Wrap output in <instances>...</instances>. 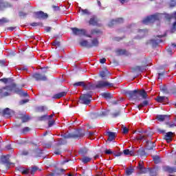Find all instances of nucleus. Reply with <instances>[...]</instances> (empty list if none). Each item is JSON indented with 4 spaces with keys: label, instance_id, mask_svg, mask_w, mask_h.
I'll return each instance as SVG.
<instances>
[{
    "label": "nucleus",
    "instance_id": "obj_1",
    "mask_svg": "<svg viewBox=\"0 0 176 176\" xmlns=\"http://www.w3.org/2000/svg\"><path fill=\"white\" fill-rule=\"evenodd\" d=\"M162 17H168L170 19V15L164 14H155L154 15L147 16L143 19L142 23L143 24H151V23H153L154 21H156V20H160Z\"/></svg>",
    "mask_w": 176,
    "mask_h": 176
},
{
    "label": "nucleus",
    "instance_id": "obj_2",
    "mask_svg": "<svg viewBox=\"0 0 176 176\" xmlns=\"http://www.w3.org/2000/svg\"><path fill=\"white\" fill-rule=\"evenodd\" d=\"M137 169L138 170V173H140V174H146V173H152V170L151 169L145 168V166H144V162L142 161L139 162Z\"/></svg>",
    "mask_w": 176,
    "mask_h": 176
},
{
    "label": "nucleus",
    "instance_id": "obj_3",
    "mask_svg": "<svg viewBox=\"0 0 176 176\" xmlns=\"http://www.w3.org/2000/svg\"><path fill=\"white\" fill-rule=\"evenodd\" d=\"M12 93V87L6 86L1 89H0V96L1 97H8V96H10Z\"/></svg>",
    "mask_w": 176,
    "mask_h": 176
},
{
    "label": "nucleus",
    "instance_id": "obj_4",
    "mask_svg": "<svg viewBox=\"0 0 176 176\" xmlns=\"http://www.w3.org/2000/svg\"><path fill=\"white\" fill-rule=\"evenodd\" d=\"M126 95L131 100L138 99V96H140L139 91H137L135 89L133 91H127L126 92Z\"/></svg>",
    "mask_w": 176,
    "mask_h": 176
},
{
    "label": "nucleus",
    "instance_id": "obj_5",
    "mask_svg": "<svg viewBox=\"0 0 176 176\" xmlns=\"http://www.w3.org/2000/svg\"><path fill=\"white\" fill-rule=\"evenodd\" d=\"M72 31L74 34V35H85L88 36V38H91V35L86 34V31L83 29H78L76 28H72Z\"/></svg>",
    "mask_w": 176,
    "mask_h": 176
},
{
    "label": "nucleus",
    "instance_id": "obj_6",
    "mask_svg": "<svg viewBox=\"0 0 176 176\" xmlns=\"http://www.w3.org/2000/svg\"><path fill=\"white\" fill-rule=\"evenodd\" d=\"M91 94H85L83 96H81L80 98V101L82 104H85L88 105L89 102L91 101Z\"/></svg>",
    "mask_w": 176,
    "mask_h": 176
},
{
    "label": "nucleus",
    "instance_id": "obj_7",
    "mask_svg": "<svg viewBox=\"0 0 176 176\" xmlns=\"http://www.w3.org/2000/svg\"><path fill=\"white\" fill-rule=\"evenodd\" d=\"M111 86H113V85L107 81H99L96 85V87L98 89H102L103 87H108Z\"/></svg>",
    "mask_w": 176,
    "mask_h": 176
},
{
    "label": "nucleus",
    "instance_id": "obj_8",
    "mask_svg": "<svg viewBox=\"0 0 176 176\" xmlns=\"http://www.w3.org/2000/svg\"><path fill=\"white\" fill-rule=\"evenodd\" d=\"M170 23H173L171 31L172 32H175L176 31V12L173 14L170 18Z\"/></svg>",
    "mask_w": 176,
    "mask_h": 176
},
{
    "label": "nucleus",
    "instance_id": "obj_9",
    "mask_svg": "<svg viewBox=\"0 0 176 176\" xmlns=\"http://www.w3.org/2000/svg\"><path fill=\"white\" fill-rule=\"evenodd\" d=\"M34 16L36 19H47V14L42 11L34 12Z\"/></svg>",
    "mask_w": 176,
    "mask_h": 176
},
{
    "label": "nucleus",
    "instance_id": "obj_10",
    "mask_svg": "<svg viewBox=\"0 0 176 176\" xmlns=\"http://www.w3.org/2000/svg\"><path fill=\"white\" fill-rule=\"evenodd\" d=\"M157 120L159 122H164V120H168L170 116L168 115H157L156 117Z\"/></svg>",
    "mask_w": 176,
    "mask_h": 176
},
{
    "label": "nucleus",
    "instance_id": "obj_11",
    "mask_svg": "<svg viewBox=\"0 0 176 176\" xmlns=\"http://www.w3.org/2000/svg\"><path fill=\"white\" fill-rule=\"evenodd\" d=\"M147 33L148 30H139L138 31V38L141 39V38H144Z\"/></svg>",
    "mask_w": 176,
    "mask_h": 176
},
{
    "label": "nucleus",
    "instance_id": "obj_12",
    "mask_svg": "<svg viewBox=\"0 0 176 176\" xmlns=\"http://www.w3.org/2000/svg\"><path fill=\"white\" fill-rule=\"evenodd\" d=\"M162 37L163 36H157L155 38H153L151 40V43L153 46H155V45H158V43H160L162 42Z\"/></svg>",
    "mask_w": 176,
    "mask_h": 176
},
{
    "label": "nucleus",
    "instance_id": "obj_13",
    "mask_svg": "<svg viewBox=\"0 0 176 176\" xmlns=\"http://www.w3.org/2000/svg\"><path fill=\"white\" fill-rule=\"evenodd\" d=\"M13 115V111L10 110L9 108H6L3 110V116H12Z\"/></svg>",
    "mask_w": 176,
    "mask_h": 176
},
{
    "label": "nucleus",
    "instance_id": "obj_14",
    "mask_svg": "<svg viewBox=\"0 0 176 176\" xmlns=\"http://www.w3.org/2000/svg\"><path fill=\"white\" fill-rule=\"evenodd\" d=\"M173 132H168L164 136V140H166L167 142H171L173 140Z\"/></svg>",
    "mask_w": 176,
    "mask_h": 176
},
{
    "label": "nucleus",
    "instance_id": "obj_15",
    "mask_svg": "<svg viewBox=\"0 0 176 176\" xmlns=\"http://www.w3.org/2000/svg\"><path fill=\"white\" fill-rule=\"evenodd\" d=\"M33 78H34V79H36V80H46V76H42L39 74H34Z\"/></svg>",
    "mask_w": 176,
    "mask_h": 176
},
{
    "label": "nucleus",
    "instance_id": "obj_16",
    "mask_svg": "<svg viewBox=\"0 0 176 176\" xmlns=\"http://www.w3.org/2000/svg\"><path fill=\"white\" fill-rule=\"evenodd\" d=\"M5 8H10V4L3 2V0H0V10H3Z\"/></svg>",
    "mask_w": 176,
    "mask_h": 176
},
{
    "label": "nucleus",
    "instance_id": "obj_17",
    "mask_svg": "<svg viewBox=\"0 0 176 176\" xmlns=\"http://www.w3.org/2000/svg\"><path fill=\"white\" fill-rule=\"evenodd\" d=\"M107 135L109 137L107 141H113L115 140V137H116V133L113 132H107Z\"/></svg>",
    "mask_w": 176,
    "mask_h": 176
},
{
    "label": "nucleus",
    "instance_id": "obj_18",
    "mask_svg": "<svg viewBox=\"0 0 176 176\" xmlns=\"http://www.w3.org/2000/svg\"><path fill=\"white\" fill-rule=\"evenodd\" d=\"M65 96H67L66 91L60 92L58 94L54 95L53 98H55V99L61 98V97H65Z\"/></svg>",
    "mask_w": 176,
    "mask_h": 176
},
{
    "label": "nucleus",
    "instance_id": "obj_19",
    "mask_svg": "<svg viewBox=\"0 0 176 176\" xmlns=\"http://www.w3.org/2000/svg\"><path fill=\"white\" fill-rule=\"evenodd\" d=\"M146 149H148V151H152V149L155 148V143L152 142H146Z\"/></svg>",
    "mask_w": 176,
    "mask_h": 176
},
{
    "label": "nucleus",
    "instance_id": "obj_20",
    "mask_svg": "<svg viewBox=\"0 0 176 176\" xmlns=\"http://www.w3.org/2000/svg\"><path fill=\"white\" fill-rule=\"evenodd\" d=\"M98 44H99L98 40L97 38H94L89 43V46H90V47H93L94 46H98Z\"/></svg>",
    "mask_w": 176,
    "mask_h": 176
},
{
    "label": "nucleus",
    "instance_id": "obj_21",
    "mask_svg": "<svg viewBox=\"0 0 176 176\" xmlns=\"http://www.w3.org/2000/svg\"><path fill=\"white\" fill-rule=\"evenodd\" d=\"M124 155H129V156H134V151L129 150V149H125L123 151Z\"/></svg>",
    "mask_w": 176,
    "mask_h": 176
},
{
    "label": "nucleus",
    "instance_id": "obj_22",
    "mask_svg": "<svg viewBox=\"0 0 176 176\" xmlns=\"http://www.w3.org/2000/svg\"><path fill=\"white\" fill-rule=\"evenodd\" d=\"M80 46H84L85 47H90V43H89L86 40H81L80 41Z\"/></svg>",
    "mask_w": 176,
    "mask_h": 176
},
{
    "label": "nucleus",
    "instance_id": "obj_23",
    "mask_svg": "<svg viewBox=\"0 0 176 176\" xmlns=\"http://www.w3.org/2000/svg\"><path fill=\"white\" fill-rule=\"evenodd\" d=\"M115 23H123V18H118L116 21L115 20L111 21V23H109V25L110 27H112V25H113Z\"/></svg>",
    "mask_w": 176,
    "mask_h": 176
},
{
    "label": "nucleus",
    "instance_id": "obj_24",
    "mask_svg": "<svg viewBox=\"0 0 176 176\" xmlns=\"http://www.w3.org/2000/svg\"><path fill=\"white\" fill-rule=\"evenodd\" d=\"M168 98L166 96H158L156 98V100L157 101V102H166V101H167Z\"/></svg>",
    "mask_w": 176,
    "mask_h": 176
},
{
    "label": "nucleus",
    "instance_id": "obj_25",
    "mask_svg": "<svg viewBox=\"0 0 176 176\" xmlns=\"http://www.w3.org/2000/svg\"><path fill=\"white\" fill-rule=\"evenodd\" d=\"M164 171H168V173H175L176 169H174L170 166H165L164 167Z\"/></svg>",
    "mask_w": 176,
    "mask_h": 176
},
{
    "label": "nucleus",
    "instance_id": "obj_26",
    "mask_svg": "<svg viewBox=\"0 0 176 176\" xmlns=\"http://www.w3.org/2000/svg\"><path fill=\"white\" fill-rule=\"evenodd\" d=\"M139 96H141L144 100L146 99L148 95L146 94V91L145 90L139 91Z\"/></svg>",
    "mask_w": 176,
    "mask_h": 176
},
{
    "label": "nucleus",
    "instance_id": "obj_27",
    "mask_svg": "<svg viewBox=\"0 0 176 176\" xmlns=\"http://www.w3.org/2000/svg\"><path fill=\"white\" fill-rule=\"evenodd\" d=\"M109 74V72H108V70H107V69H104V70L100 72V78H105V76H107Z\"/></svg>",
    "mask_w": 176,
    "mask_h": 176
},
{
    "label": "nucleus",
    "instance_id": "obj_28",
    "mask_svg": "<svg viewBox=\"0 0 176 176\" xmlns=\"http://www.w3.org/2000/svg\"><path fill=\"white\" fill-rule=\"evenodd\" d=\"M97 18L96 17H93V18H91L90 20H89V24L91 25H97Z\"/></svg>",
    "mask_w": 176,
    "mask_h": 176
},
{
    "label": "nucleus",
    "instance_id": "obj_29",
    "mask_svg": "<svg viewBox=\"0 0 176 176\" xmlns=\"http://www.w3.org/2000/svg\"><path fill=\"white\" fill-rule=\"evenodd\" d=\"M53 116H54L53 114L50 116H43L39 118V120H46L52 119Z\"/></svg>",
    "mask_w": 176,
    "mask_h": 176
},
{
    "label": "nucleus",
    "instance_id": "obj_30",
    "mask_svg": "<svg viewBox=\"0 0 176 176\" xmlns=\"http://www.w3.org/2000/svg\"><path fill=\"white\" fill-rule=\"evenodd\" d=\"M91 160V158L89 157H86L84 156L82 159H81V162L82 163H84L85 164H86V163H89V162H90Z\"/></svg>",
    "mask_w": 176,
    "mask_h": 176
},
{
    "label": "nucleus",
    "instance_id": "obj_31",
    "mask_svg": "<svg viewBox=\"0 0 176 176\" xmlns=\"http://www.w3.org/2000/svg\"><path fill=\"white\" fill-rule=\"evenodd\" d=\"M79 12L83 16L85 14H90V12H89V10L85 9L83 10L82 8L80 9Z\"/></svg>",
    "mask_w": 176,
    "mask_h": 176
},
{
    "label": "nucleus",
    "instance_id": "obj_32",
    "mask_svg": "<svg viewBox=\"0 0 176 176\" xmlns=\"http://www.w3.org/2000/svg\"><path fill=\"white\" fill-rule=\"evenodd\" d=\"M96 88H97L96 85H93L91 83H89L86 86V89H87L88 90H94V89Z\"/></svg>",
    "mask_w": 176,
    "mask_h": 176
},
{
    "label": "nucleus",
    "instance_id": "obj_33",
    "mask_svg": "<svg viewBox=\"0 0 176 176\" xmlns=\"http://www.w3.org/2000/svg\"><path fill=\"white\" fill-rule=\"evenodd\" d=\"M133 173H134V168H128L126 170V175H131V174H133Z\"/></svg>",
    "mask_w": 176,
    "mask_h": 176
},
{
    "label": "nucleus",
    "instance_id": "obj_34",
    "mask_svg": "<svg viewBox=\"0 0 176 176\" xmlns=\"http://www.w3.org/2000/svg\"><path fill=\"white\" fill-rule=\"evenodd\" d=\"M146 105H148V100H144L143 102H142L138 106V108L139 109H141V108L146 107Z\"/></svg>",
    "mask_w": 176,
    "mask_h": 176
},
{
    "label": "nucleus",
    "instance_id": "obj_35",
    "mask_svg": "<svg viewBox=\"0 0 176 176\" xmlns=\"http://www.w3.org/2000/svg\"><path fill=\"white\" fill-rule=\"evenodd\" d=\"M10 155H3L1 157V160L3 163H8L9 162Z\"/></svg>",
    "mask_w": 176,
    "mask_h": 176
},
{
    "label": "nucleus",
    "instance_id": "obj_36",
    "mask_svg": "<svg viewBox=\"0 0 176 176\" xmlns=\"http://www.w3.org/2000/svg\"><path fill=\"white\" fill-rule=\"evenodd\" d=\"M138 155L140 156H145V150H144V148H140L138 151Z\"/></svg>",
    "mask_w": 176,
    "mask_h": 176
},
{
    "label": "nucleus",
    "instance_id": "obj_37",
    "mask_svg": "<svg viewBox=\"0 0 176 176\" xmlns=\"http://www.w3.org/2000/svg\"><path fill=\"white\" fill-rule=\"evenodd\" d=\"M153 159L156 164H157V163H160V157L155 155Z\"/></svg>",
    "mask_w": 176,
    "mask_h": 176
},
{
    "label": "nucleus",
    "instance_id": "obj_38",
    "mask_svg": "<svg viewBox=\"0 0 176 176\" xmlns=\"http://www.w3.org/2000/svg\"><path fill=\"white\" fill-rule=\"evenodd\" d=\"M101 96L103 98H111V94L109 93H102Z\"/></svg>",
    "mask_w": 176,
    "mask_h": 176
},
{
    "label": "nucleus",
    "instance_id": "obj_39",
    "mask_svg": "<svg viewBox=\"0 0 176 176\" xmlns=\"http://www.w3.org/2000/svg\"><path fill=\"white\" fill-rule=\"evenodd\" d=\"M8 21L9 20H8V19L2 18L1 19H0V25H2V24H5V23H8Z\"/></svg>",
    "mask_w": 176,
    "mask_h": 176
},
{
    "label": "nucleus",
    "instance_id": "obj_40",
    "mask_svg": "<svg viewBox=\"0 0 176 176\" xmlns=\"http://www.w3.org/2000/svg\"><path fill=\"white\" fill-rule=\"evenodd\" d=\"M21 118L22 122L23 123H25V122H28V120L30 119V118H28V116H23L21 117Z\"/></svg>",
    "mask_w": 176,
    "mask_h": 176
},
{
    "label": "nucleus",
    "instance_id": "obj_41",
    "mask_svg": "<svg viewBox=\"0 0 176 176\" xmlns=\"http://www.w3.org/2000/svg\"><path fill=\"white\" fill-rule=\"evenodd\" d=\"M74 86H85V82H78L74 83Z\"/></svg>",
    "mask_w": 176,
    "mask_h": 176
},
{
    "label": "nucleus",
    "instance_id": "obj_42",
    "mask_svg": "<svg viewBox=\"0 0 176 176\" xmlns=\"http://www.w3.org/2000/svg\"><path fill=\"white\" fill-rule=\"evenodd\" d=\"M38 170V168L36 166L33 167L32 169H30V174H35V171Z\"/></svg>",
    "mask_w": 176,
    "mask_h": 176
},
{
    "label": "nucleus",
    "instance_id": "obj_43",
    "mask_svg": "<svg viewBox=\"0 0 176 176\" xmlns=\"http://www.w3.org/2000/svg\"><path fill=\"white\" fill-rule=\"evenodd\" d=\"M117 52L118 53V54H126V50H118L117 51Z\"/></svg>",
    "mask_w": 176,
    "mask_h": 176
},
{
    "label": "nucleus",
    "instance_id": "obj_44",
    "mask_svg": "<svg viewBox=\"0 0 176 176\" xmlns=\"http://www.w3.org/2000/svg\"><path fill=\"white\" fill-rule=\"evenodd\" d=\"M122 133L127 134L129 133V129H127V127H122Z\"/></svg>",
    "mask_w": 176,
    "mask_h": 176
},
{
    "label": "nucleus",
    "instance_id": "obj_45",
    "mask_svg": "<svg viewBox=\"0 0 176 176\" xmlns=\"http://www.w3.org/2000/svg\"><path fill=\"white\" fill-rule=\"evenodd\" d=\"M32 27H38V25H42V23H31Z\"/></svg>",
    "mask_w": 176,
    "mask_h": 176
},
{
    "label": "nucleus",
    "instance_id": "obj_46",
    "mask_svg": "<svg viewBox=\"0 0 176 176\" xmlns=\"http://www.w3.org/2000/svg\"><path fill=\"white\" fill-rule=\"evenodd\" d=\"M72 137H74V135H72V134H65L64 135V138H72Z\"/></svg>",
    "mask_w": 176,
    "mask_h": 176
},
{
    "label": "nucleus",
    "instance_id": "obj_47",
    "mask_svg": "<svg viewBox=\"0 0 176 176\" xmlns=\"http://www.w3.org/2000/svg\"><path fill=\"white\" fill-rule=\"evenodd\" d=\"M120 115V111H116V113H113V116L114 117V118H116V117H118V116H119Z\"/></svg>",
    "mask_w": 176,
    "mask_h": 176
},
{
    "label": "nucleus",
    "instance_id": "obj_48",
    "mask_svg": "<svg viewBox=\"0 0 176 176\" xmlns=\"http://www.w3.org/2000/svg\"><path fill=\"white\" fill-rule=\"evenodd\" d=\"M104 153L107 155H112L113 152L111 151V149H107L104 151Z\"/></svg>",
    "mask_w": 176,
    "mask_h": 176
},
{
    "label": "nucleus",
    "instance_id": "obj_49",
    "mask_svg": "<svg viewBox=\"0 0 176 176\" xmlns=\"http://www.w3.org/2000/svg\"><path fill=\"white\" fill-rule=\"evenodd\" d=\"M98 32H100L99 30H91V35H94V34H98Z\"/></svg>",
    "mask_w": 176,
    "mask_h": 176
},
{
    "label": "nucleus",
    "instance_id": "obj_50",
    "mask_svg": "<svg viewBox=\"0 0 176 176\" xmlns=\"http://www.w3.org/2000/svg\"><path fill=\"white\" fill-rule=\"evenodd\" d=\"M23 174H30V169H25L24 170H23Z\"/></svg>",
    "mask_w": 176,
    "mask_h": 176
},
{
    "label": "nucleus",
    "instance_id": "obj_51",
    "mask_svg": "<svg viewBox=\"0 0 176 176\" xmlns=\"http://www.w3.org/2000/svg\"><path fill=\"white\" fill-rule=\"evenodd\" d=\"M49 124V127H52V126H53V124H54V120H50L48 122Z\"/></svg>",
    "mask_w": 176,
    "mask_h": 176
},
{
    "label": "nucleus",
    "instance_id": "obj_52",
    "mask_svg": "<svg viewBox=\"0 0 176 176\" xmlns=\"http://www.w3.org/2000/svg\"><path fill=\"white\" fill-rule=\"evenodd\" d=\"M0 82H3V83H8V78H1L0 79Z\"/></svg>",
    "mask_w": 176,
    "mask_h": 176
},
{
    "label": "nucleus",
    "instance_id": "obj_53",
    "mask_svg": "<svg viewBox=\"0 0 176 176\" xmlns=\"http://www.w3.org/2000/svg\"><path fill=\"white\" fill-rule=\"evenodd\" d=\"M88 134H89V137H93V135H94V134H96V132H94V131L88 132Z\"/></svg>",
    "mask_w": 176,
    "mask_h": 176
},
{
    "label": "nucleus",
    "instance_id": "obj_54",
    "mask_svg": "<svg viewBox=\"0 0 176 176\" xmlns=\"http://www.w3.org/2000/svg\"><path fill=\"white\" fill-rule=\"evenodd\" d=\"M51 30H52V28H50V27L45 28V31H46V32H50Z\"/></svg>",
    "mask_w": 176,
    "mask_h": 176
},
{
    "label": "nucleus",
    "instance_id": "obj_55",
    "mask_svg": "<svg viewBox=\"0 0 176 176\" xmlns=\"http://www.w3.org/2000/svg\"><path fill=\"white\" fill-rule=\"evenodd\" d=\"M28 102V100H23L20 102L21 105H23V104H25Z\"/></svg>",
    "mask_w": 176,
    "mask_h": 176
},
{
    "label": "nucleus",
    "instance_id": "obj_56",
    "mask_svg": "<svg viewBox=\"0 0 176 176\" xmlns=\"http://www.w3.org/2000/svg\"><path fill=\"white\" fill-rule=\"evenodd\" d=\"M166 124H168V127H175V124H174V123L170 124V123L167 122Z\"/></svg>",
    "mask_w": 176,
    "mask_h": 176
},
{
    "label": "nucleus",
    "instance_id": "obj_57",
    "mask_svg": "<svg viewBox=\"0 0 176 176\" xmlns=\"http://www.w3.org/2000/svg\"><path fill=\"white\" fill-rule=\"evenodd\" d=\"M106 61H107V59H105L104 58L100 60V63H101V64L105 63Z\"/></svg>",
    "mask_w": 176,
    "mask_h": 176
},
{
    "label": "nucleus",
    "instance_id": "obj_58",
    "mask_svg": "<svg viewBox=\"0 0 176 176\" xmlns=\"http://www.w3.org/2000/svg\"><path fill=\"white\" fill-rule=\"evenodd\" d=\"M54 46H60V42L58 41H55L53 43Z\"/></svg>",
    "mask_w": 176,
    "mask_h": 176
},
{
    "label": "nucleus",
    "instance_id": "obj_59",
    "mask_svg": "<svg viewBox=\"0 0 176 176\" xmlns=\"http://www.w3.org/2000/svg\"><path fill=\"white\" fill-rule=\"evenodd\" d=\"M80 153H87V150L86 148H84L82 150H80Z\"/></svg>",
    "mask_w": 176,
    "mask_h": 176
},
{
    "label": "nucleus",
    "instance_id": "obj_60",
    "mask_svg": "<svg viewBox=\"0 0 176 176\" xmlns=\"http://www.w3.org/2000/svg\"><path fill=\"white\" fill-rule=\"evenodd\" d=\"M136 140H144V135L137 136Z\"/></svg>",
    "mask_w": 176,
    "mask_h": 176
},
{
    "label": "nucleus",
    "instance_id": "obj_61",
    "mask_svg": "<svg viewBox=\"0 0 176 176\" xmlns=\"http://www.w3.org/2000/svg\"><path fill=\"white\" fill-rule=\"evenodd\" d=\"M120 3H127L129 0H120Z\"/></svg>",
    "mask_w": 176,
    "mask_h": 176
},
{
    "label": "nucleus",
    "instance_id": "obj_62",
    "mask_svg": "<svg viewBox=\"0 0 176 176\" xmlns=\"http://www.w3.org/2000/svg\"><path fill=\"white\" fill-rule=\"evenodd\" d=\"M26 131H30V128L28 127H25L23 129V133H26Z\"/></svg>",
    "mask_w": 176,
    "mask_h": 176
},
{
    "label": "nucleus",
    "instance_id": "obj_63",
    "mask_svg": "<svg viewBox=\"0 0 176 176\" xmlns=\"http://www.w3.org/2000/svg\"><path fill=\"white\" fill-rule=\"evenodd\" d=\"M167 52L169 54H171V53H173V50H171V48H168Z\"/></svg>",
    "mask_w": 176,
    "mask_h": 176
},
{
    "label": "nucleus",
    "instance_id": "obj_64",
    "mask_svg": "<svg viewBox=\"0 0 176 176\" xmlns=\"http://www.w3.org/2000/svg\"><path fill=\"white\" fill-rule=\"evenodd\" d=\"M15 93H22V91L21 89H18L15 90Z\"/></svg>",
    "mask_w": 176,
    "mask_h": 176
}]
</instances>
